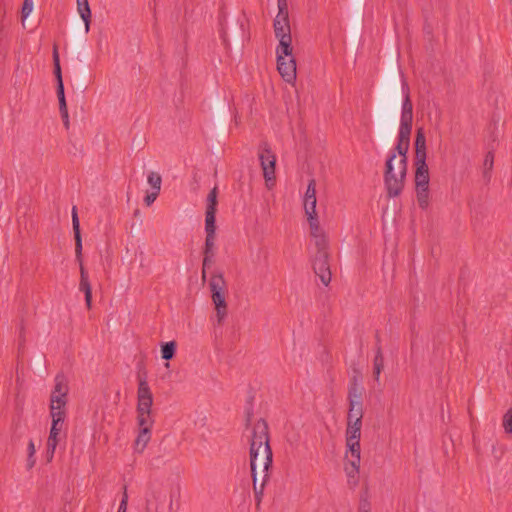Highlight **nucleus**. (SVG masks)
Here are the masks:
<instances>
[{"label": "nucleus", "mask_w": 512, "mask_h": 512, "mask_svg": "<svg viewBox=\"0 0 512 512\" xmlns=\"http://www.w3.org/2000/svg\"><path fill=\"white\" fill-rule=\"evenodd\" d=\"M402 96L404 98L397 144L390 151L395 153V157L397 154H408L413 126V104L409 86L403 79L399 66L391 61L384 72L374 109L376 139L384 149H388L393 142Z\"/></svg>", "instance_id": "obj_1"}, {"label": "nucleus", "mask_w": 512, "mask_h": 512, "mask_svg": "<svg viewBox=\"0 0 512 512\" xmlns=\"http://www.w3.org/2000/svg\"><path fill=\"white\" fill-rule=\"evenodd\" d=\"M250 470L255 474V468L263 466V471H270L273 465V452L270 446L268 423L260 418L252 429L250 440Z\"/></svg>", "instance_id": "obj_2"}, {"label": "nucleus", "mask_w": 512, "mask_h": 512, "mask_svg": "<svg viewBox=\"0 0 512 512\" xmlns=\"http://www.w3.org/2000/svg\"><path fill=\"white\" fill-rule=\"evenodd\" d=\"M218 188L215 186L210 190L207 196V206L205 212V231L206 239L203 249V263H202V279H206V270L210 268L214 262V246H215V232H216V212L218 205Z\"/></svg>", "instance_id": "obj_3"}, {"label": "nucleus", "mask_w": 512, "mask_h": 512, "mask_svg": "<svg viewBox=\"0 0 512 512\" xmlns=\"http://www.w3.org/2000/svg\"><path fill=\"white\" fill-rule=\"evenodd\" d=\"M54 389L50 395V415L52 418L50 431L59 434L66 417V404L69 392L68 379L60 372L55 376Z\"/></svg>", "instance_id": "obj_4"}, {"label": "nucleus", "mask_w": 512, "mask_h": 512, "mask_svg": "<svg viewBox=\"0 0 512 512\" xmlns=\"http://www.w3.org/2000/svg\"><path fill=\"white\" fill-rule=\"evenodd\" d=\"M247 23L248 20L245 14L235 19L233 18L230 25L227 24L225 15L219 18L220 36L225 48L228 49L233 45L235 49H239L245 41L249 40L250 34Z\"/></svg>", "instance_id": "obj_5"}, {"label": "nucleus", "mask_w": 512, "mask_h": 512, "mask_svg": "<svg viewBox=\"0 0 512 512\" xmlns=\"http://www.w3.org/2000/svg\"><path fill=\"white\" fill-rule=\"evenodd\" d=\"M72 227H73L74 240H75V257H76V261L79 263V268H80L79 290L84 293L86 306L88 309H90L91 305H92V287H91V283L89 281L88 272L83 264L82 236H81L80 222H79V217H78L76 206H73V208H72Z\"/></svg>", "instance_id": "obj_6"}, {"label": "nucleus", "mask_w": 512, "mask_h": 512, "mask_svg": "<svg viewBox=\"0 0 512 512\" xmlns=\"http://www.w3.org/2000/svg\"><path fill=\"white\" fill-rule=\"evenodd\" d=\"M414 149H415V188L418 187H429V168L426 163L427 158V146H426V136L424 129L422 127L417 128L415 140H414Z\"/></svg>", "instance_id": "obj_7"}, {"label": "nucleus", "mask_w": 512, "mask_h": 512, "mask_svg": "<svg viewBox=\"0 0 512 512\" xmlns=\"http://www.w3.org/2000/svg\"><path fill=\"white\" fill-rule=\"evenodd\" d=\"M77 2V11L83 20L84 25L82 26L79 21H77L72 30V52L74 54L80 53L82 49V45H85L86 35L90 31L92 16H91V8L88 0H76Z\"/></svg>", "instance_id": "obj_8"}, {"label": "nucleus", "mask_w": 512, "mask_h": 512, "mask_svg": "<svg viewBox=\"0 0 512 512\" xmlns=\"http://www.w3.org/2000/svg\"><path fill=\"white\" fill-rule=\"evenodd\" d=\"M209 288L212 302L215 305L217 323L221 325L227 316V284L222 272L216 271L211 275Z\"/></svg>", "instance_id": "obj_9"}, {"label": "nucleus", "mask_w": 512, "mask_h": 512, "mask_svg": "<svg viewBox=\"0 0 512 512\" xmlns=\"http://www.w3.org/2000/svg\"><path fill=\"white\" fill-rule=\"evenodd\" d=\"M315 246L316 253L312 257V267L321 282L325 286H328L331 281V270L329 265L328 241L326 237H317Z\"/></svg>", "instance_id": "obj_10"}, {"label": "nucleus", "mask_w": 512, "mask_h": 512, "mask_svg": "<svg viewBox=\"0 0 512 512\" xmlns=\"http://www.w3.org/2000/svg\"><path fill=\"white\" fill-rule=\"evenodd\" d=\"M53 73L56 79V94L59 102V111L61 114V118L63 120V124L66 129H69V115H68V108L65 98V91H64V83L62 78V69L60 65V58L58 53V48L56 45L53 47Z\"/></svg>", "instance_id": "obj_11"}, {"label": "nucleus", "mask_w": 512, "mask_h": 512, "mask_svg": "<svg viewBox=\"0 0 512 512\" xmlns=\"http://www.w3.org/2000/svg\"><path fill=\"white\" fill-rule=\"evenodd\" d=\"M395 159V153H389L384 166V185L388 198L399 196L404 189L402 179H400V176L397 177L394 173Z\"/></svg>", "instance_id": "obj_12"}, {"label": "nucleus", "mask_w": 512, "mask_h": 512, "mask_svg": "<svg viewBox=\"0 0 512 512\" xmlns=\"http://www.w3.org/2000/svg\"><path fill=\"white\" fill-rule=\"evenodd\" d=\"M292 51V46H289L288 52L284 53H282L280 47L276 48L277 69L287 83H293L296 80V60Z\"/></svg>", "instance_id": "obj_13"}, {"label": "nucleus", "mask_w": 512, "mask_h": 512, "mask_svg": "<svg viewBox=\"0 0 512 512\" xmlns=\"http://www.w3.org/2000/svg\"><path fill=\"white\" fill-rule=\"evenodd\" d=\"M259 161L261 164V168L263 170V177L266 182V186L271 188L275 185L276 177H275V166H276V157L271 151L269 145L264 142L260 145L259 151Z\"/></svg>", "instance_id": "obj_14"}, {"label": "nucleus", "mask_w": 512, "mask_h": 512, "mask_svg": "<svg viewBox=\"0 0 512 512\" xmlns=\"http://www.w3.org/2000/svg\"><path fill=\"white\" fill-rule=\"evenodd\" d=\"M79 65V77L77 80V89L84 93L88 87L94 82L95 76L90 72L89 65L87 64L88 60V49L82 45V49L80 53L75 54Z\"/></svg>", "instance_id": "obj_15"}, {"label": "nucleus", "mask_w": 512, "mask_h": 512, "mask_svg": "<svg viewBox=\"0 0 512 512\" xmlns=\"http://www.w3.org/2000/svg\"><path fill=\"white\" fill-rule=\"evenodd\" d=\"M273 27L275 36L279 39V45L277 47H280L282 53L288 52L289 46H292V36L289 21H280L279 19H274Z\"/></svg>", "instance_id": "obj_16"}, {"label": "nucleus", "mask_w": 512, "mask_h": 512, "mask_svg": "<svg viewBox=\"0 0 512 512\" xmlns=\"http://www.w3.org/2000/svg\"><path fill=\"white\" fill-rule=\"evenodd\" d=\"M361 427L362 421L347 420L346 429V447L347 451L361 450L360 438H361Z\"/></svg>", "instance_id": "obj_17"}, {"label": "nucleus", "mask_w": 512, "mask_h": 512, "mask_svg": "<svg viewBox=\"0 0 512 512\" xmlns=\"http://www.w3.org/2000/svg\"><path fill=\"white\" fill-rule=\"evenodd\" d=\"M346 453H348V451H346ZM349 453L351 454V458L347 459L345 462L344 471L348 478V484L351 487H355L359 482L358 474L360 468L361 450H356L354 453L353 451H349Z\"/></svg>", "instance_id": "obj_18"}, {"label": "nucleus", "mask_w": 512, "mask_h": 512, "mask_svg": "<svg viewBox=\"0 0 512 512\" xmlns=\"http://www.w3.org/2000/svg\"><path fill=\"white\" fill-rule=\"evenodd\" d=\"M153 399H138L137 403V422L142 424H153L152 418Z\"/></svg>", "instance_id": "obj_19"}, {"label": "nucleus", "mask_w": 512, "mask_h": 512, "mask_svg": "<svg viewBox=\"0 0 512 512\" xmlns=\"http://www.w3.org/2000/svg\"><path fill=\"white\" fill-rule=\"evenodd\" d=\"M139 425V432L138 435L134 441V449L138 453H142L144 449L146 448L148 442L151 439V428L153 424H142L138 423Z\"/></svg>", "instance_id": "obj_20"}, {"label": "nucleus", "mask_w": 512, "mask_h": 512, "mask_svg": "<svg viewBox=\"0 0 512 512\" xmlns=\"http://www.w3.org/2000/svg\"><path fill=\"white\" fill-rule=\"evenodd\" d=\"M364 18L358 16H353L350 29H349V38L351 42L352 49H358L361 43V29L363 26Z\"/></svg>", "instance_id": "obj_21"}, {"label": "nucleus", "mask_w": 512, "mask_h": 512, "mask_svg": "<svg viewBox=\"0 0 512 512\" xmlns=\"http://www.w3.org/2000/svg\"><path fill=\"white\" fill-rule=\"evenodd\" d=\"M316 203V181L315 179H310L304 197L305 212H308V210L311 209V212L314 213V209H316Z\"/></svg>", "instance_id": "obj_22"}, {"label": "nucleus", "mask_w": 512, "mask_h": 512, "mask_svg": "<svg viewBox=\"0 0 512 512\" xmlns=\"http://www.w3.org/2000/svg\"><path fill=\"white\" fill-rule=\"evenodd\" d=\"M229 104H225L222 101L215 100L214 101V112H215V118L218 125V130L220 133V136L222 137L225 133V117H226V110Z\"/></svg>", "instance_id": "obj_23"}, {"label": "nucleus", "mask_w": 512, "mask_h": 512, "mask_svg": "<svg viewBox=\"0 0 512 512\" xmlns=\"http://www.w3.org/2000/svg\"><path fill=\"white\" fill-rule=\"evenodd\" d=\"M263 472H264V476H263V479H262V482L260 485H258L257 468H255V474H253V472H251V477L253 480V490H254V495H255V500H256L257 506H259L262 501L264 488L269 479V471H263Z\"/></svg>", "instance_id": "obj_24"}, {"label": "nucleus", "mask_w": 512, "mask_h": 512, "mask_svg": "<svg viewBox=\"0 0 512 512\" xmlns=\"http://www.w3.org/2000/svg\"><path fill=\"white\" fill-rule=\"evenodd\" d=\"M364 388L359 383L358 377L355 375L351 378L349 389H348V401L349 402H363L362 396H363Z\"/></svg>", "instance_id": "obj_25"}, {"label": "nucleus", "mask_w": 512, "mask_h": 512, "mask_svg": "<svg viewBox=\"0 0 512 512\" xmlns=\"http://www.w3.org/2000/svg\"><path fill=\"white\" fill-rule=\"evenodd\" d=\"M138 380H139V385H138V391H137V398L144 399V400L153 399L152 392H151L148 382L146 380V372L145 371L143 373H138Z\"/></svg>", "instance_id": "obj_26"}, {"label": "nucleus", "mask_w": 512, "mask_h": 512, "mask_svg": "<svg viewBox=\"0 0 512 512\" xmlns=\"http://www.w3.org/2000/svg\"><path fill=\"white\" fill-rule=\"evenodd\" d=\"M384 369V357L382 347H376L375 357L373 360V378L378 381L382 370Z\"/></svg>", "instance_id": "obj_27"}, {"label": "nucleus", "mask_w": 512, "mask_h": 512, "mask_svg": "<svg viewBox=\"0 0 512 512\" xmlns=\"http://www.w3.org/2000/svg\"><path fill=\"white\" fill-rule=\"evenodd\" d=\"M177 343L175 340L163 342L161 344V357L162 359L169 361L172 360L176 355Z\"/></svg>", "instance_id": "obj_28"}, {"label": "nucleus", "mask_w": 512, "mask_h": 512, "mask_svg": "<svg viewBox=\"0 0 512 512\" xmlns=\"http://www.w3.org/2000/svg\"><path fill=\"white\" fill-rule=\"evenodd\" d=\"M307 215V219L309 222L311 235L315 238V241L317 240V237H325L323 234L319 235V220L318 215L316 212V209H314V213L311 212V209L308 210V212H305Z\"/></svg>", "instance_id": "obj_29"}, {"label": "nucleus", "mask_w": 512, "mask_h": 512, "mask_svg": "<svg viewBox=\"0 0 512 512\" xmlns=\"http://www.w3.org/2000/svg\"><path fill=\"white\" fill-rule=\"evenodd\" d=\"M363 402H349V411L347 420L362 421Z\"/></svg>", "instance_id": "obj_30"}, {"label": "nucleus", "mask_w": 512, "mask_h": 512, "mask_svg": "<svg viewBox=\"0 0 512 512\" xmlns=\"http://www.w3.org/2000/svg\"><path fill=\"white\" fill-rule=\"evenodd\" d=\"M418 205L421 209L425 210L429 206V187L415 188Z\"/></svg>", "instance_id": "obj_31"}, {"label": "nucleus", "mask_w": 512, "mask_h": 512, "mask_svg": "<svg viewBox=\"0 0 512 512\" xmlns=\"http://www.w3.org/2000/svg\"><path fill=\"white\" fill-rule=\"evenodd\" d=\"M493 165H494V153L492 151H488L487 154L485 155L484 162H483V166H484L483 177L487 182H489L491 179L490 172L493 169Z\"/></svg>", "instance_id": "obj_32"}, {"label": "nucleus", "mask_w": 512, "mask_h": 512, "mask_svg": "<svg viewBox=\"0 0 512 512\" xmlns=\"http://www.w3.org/2000/svg\"><path fill=\"white\" fill-rule=\"evenodd\" d=\"M278 14L275 19L280 21H289L288 3L287 0H277Z\"/></svg>", "instance_id": "obj_33"}, {"label": "nucleus", "mask_w": 512, "mask_h": 512, "mask_svg": "<svg viewBox=\"0 0 512 512\" xmlns=\"http://www.w3.org/2000/svg\"><path fill=\"white\" fill-rule=\"evenodd\" d=\"M27 451H28V457H27V465L26 466H27V469L30 470L34 467L35 462H36V459L34 456L36 449H35V444L32 439H30L28 442Z\"/></svg>", "instance_id": "obj_34"}, {"label": "nucleus", "mask_w": 512, "mask_h": 512, "mask_svg": "<svg viewBox=\"0 0 512 512\" xmlns=\"http://www.w3.org/2000/svg\"><path fill=\"white\" fill-rule=\"evenodd\" d=\"M148 183L151 185L153 191L160 192L161 189V183L162 178L161 176L156 172H150L148 174Z\"/></svg>", "instance_id": "obj_35"}, {"label": "nucleus", "mask_w": 512, "mask_h": 512, "mask_svg": "<svg viewBox=\"0 0 512 512\" xmlns=\"http://www.w3.org/2000/svg\"><path fill=\"white\" fill-rule=\"evenodd\" d=\"M253 396L248 397L247 404L245 407V426L248 428L251 424V420L253 417Z\"/></svg>", "instance_id": "obj_36"}, {"label": "nucleus", "mask_w": 512, "mask_h": 512, "mask_svg": "<svg viewBox=\"0 0 512 512\" xmlns=\"http://www.w3.org/2000/svg\"><path fill=\"white\" fill-rule=\"evenodd\" d=\"M400 156V160H399V165H400V172H399V176H400V179H402V183L405 184V179H406V175H407V167H408V155H399Z\"/></svg>", "instance_id": "obj_37"}, {"label": "nucleus", "mask_w": 512, "mask_h": 512, "mask_svg": "<svg viewBox=\"0 0 512 512\" xmlns=\"http://www.w3.org/2000/svg\"><path fill=\"white\" fill-rule=\"evenodd\" d=\"M34 366L35 368L37 369V371L40 373V374H43L45 372V369H46V356L45 354H38L35 358H34Z\"/></svg>", "instance_id": "obj_38"}, {"label": "nucleus", "mask_w": 512, "mask_h": 512, "mask_svg": "<svg viewBox=\"0 0 512 512\" xmlns=\"http://www.w3.org/2000/svg\"><path fill=\"white\" fill-rule=\"evenodd\" d=\"M32 10H33V0H24L23 4H22V8H21V18H22L23 24Z\"/></svg>", "instance_id": "obj_39"}, {"label": "nucleus", "mask_w": 512, "mask_h": 512, "mask_svg": "<svg viewBox=\"0 0 512 512\" xmlns=\"http://www.w3.org/2000/svg\"><path fill=\"white\" fill-rule=\"evenodd\" d=\"M503 427L506 433L512 434V408L503 417Z\"/></svg>", "instance_id": "obj_40"}, {"label": "nucleus", "mask_w": 512, "mask_h": 512, "mask_svg": "<svg viewBox=\"0 0 512 512\" xmlns=\"http://www.w3.org/2000/svg\"><path fill=\"white\" fill-rule=\"evenodd\" d=\"M128 504V494H127V486H123V496L118 508V512H126Z\"/></svg>", "instance_id": "obj_41"}, {"label": "nucleus", "mask_w": 512, "mask_h": 512, "mask_svg": "<svg viewBox=\"0 0 512 512\" xmlns=\"http://www.w3.org/2000/svg\"><path fill=\"white\" fill-rule=\"evenodd\" d=\"M363 1L364 0H353L354 16L363 17Z\"/></svg>", "instance_id": "obj_42"}, {"label": "nucleus", "mask_w": 512, "mask_h": 512, "mask_svg": "<svg viewBox=\"0 0 512 512\" xmlns=\"http://www.w3.org/2000/svg\"><path fill=\"white\" fill-rule=\"evenodd\" d=\"M25 341L26 340H25V335H24V326H23V323H21L20 333H19V347H18L19 353H22L24 351Z\"/></svg>", "instance_id": "obj_43"}, {"label": "nucleus", "mask_w": 512, "mask_h": 512, "mask_svg": "<svg viewBox=\"0 0 512 512\" xmlns=\"http://www.w3.org/2000/svg\"><path fill=\"white\" fill-rule=\"evenodd\" d=\"M160 192L153 191L151 193L146 194L144 197V202L147 206H150L157 198Z\"/></svg>", "instance_id": "obj_44"}, {"label": "nucleus", "mask_w": 512, "mask_h": 512, "mask_svg": "<svg viewBox=\"0 0 512 512\" xmlns=\"http://www.w3.org/2000/svg\"><path fill=\"white\" fill-rule=\"evenodd\" d=\"M358 512H370V503L368 500L364 499L360 501Z\"/></svg>", "instance_id": "obj_45"}, {"label": "nucleus", "mask_w": 512, "mask_h": 512, "mask_svg": "<svg viewBox=\"0 0 512 512\" xmlns=\"http://www.w3.org/2000/svg\"><path fill=\"white\" fill-rule=\"evenodd\" d=\"M151 496H152L153 500H155V502L157 504L162 502L163 494H162L161 490L152 491L151 492Z\"/></svg>", "instance_id": "obj_46"}, {"label": "nucleus", "mask_w": 512, "mask_h": 512, "mask_svg": "<svg viewBox=\"0 0 512 512\" xmlns=\"http://www.w3.org/2000/svg\"><path fill=\"white\" fill-rule=\"evenodd\" d=\"M58 435L59 434L55 433L54 431L53 432L50 431L47 441L58 445V442H59Z\"/></svg>", "instance_id": "obj_47"}, {"label": "nucleus", "mask_w": 512, "mask_h": 512, "mask_svg": "<svg viewBox=\"0 0 512 512\" xmlns=\"http://www.w3.org/2000/svg\"><path fill=\"white\" fill-rule=\"evenodd\" d=\"M141 224H142V220H139L137 223H132L131 224V232L133 234H136L139 231Z\"/></svg>", "instance_id": "obj_48"}, {"label": "nucleus", "mask_w": 512, "mask_h": 512, "mask_svg": "<svg viewBox=\"0 0 512 512\" xmlns=\"http://www.w3.org/2000/svg\"><path fill=\"white\" fill-rule=\"evenodd\" d=\"M54 453L55 451H51V450H48L46 449V459H47V462H51L53 457H54Z\"/></svg>", "instance_id": "obj_49"}, {"label": "nucleus", "mask_w": 512, "mask_h": 512, "mask_svg": "<svg viewBox=\"0 0 512 512\" xmlns=\"http://www.w3.org/2000/svg\"><path fill=\"white\" fill-rule=\"evenodd\" d=\"M56 447H57V445H56V444H54V443H51V442L47 441L46 449L51 450V451H52V450H53V451H55V450H56Z\"/></svg>", "instance_id": "obj_50"}, {"label": "nucleus", "mask_w": 512, "mask_h": 512, "mask_svg": "<svg viewBox=\"0 0 512 512\" xmlns=\"http://www.w3.org/2000/svg\"><path fill=\"white\" fill-rule=\"evenodd\" d=\"M375 340H376V347L378 345L381 346V339H380V335H379V332L377 331L376 334H375Z\"/></svg>", "instance_id": "obj_51"}, {"label": "nucleus", "mask_w": 512, "mask_h": 512, "mask_svg": "<svg viewBox=\"0 0 512 512\" xmlns=\"http://www.w3.org/2000/svg\"><path fill=\"white\" fill-rule=\"evenodd\" d=\"M140 215H141L140 210H139V209H135V211H134V216H135V217H140Z\"/></svg>", "instance_id": "obj_52"}, {"label": "nucleus", "mask_w": 512, "mask_h": 512, "mask_svg": "<svg viewBox=\"0 0 512 512\" xmlns=\"http://www.w3.org/2000/svg\"><path fill=\"white\" fill-rule=\"evenodd\" d=\"M19 438H20V435H17L15 432L14 435L12 436V441L15 442Z\"/></svg>", "instance_id": "obj_53"}, {"label": "nucleus", "mask_w": 512, "mask_h": 512, "mask_svg": "<svg viewBox=\"0 0 512 512\" xmlns=\"http://www.w3.org/2000/svg\"><path fill=\"white\" fill-rule=\"evenodd\" d=\"M146 502H147V508H149V506L152 505L151 499L147 498Z\"/></svg>", "instance_id": "obj_54"}, {"label": "nucleus", "mask_w": 512, "mask_h": 512, "mask_svg": "<svg viewBox=\"0 0 512 512\" xmlns=\"http://www.w3.org/2000/svg\"><path fill=\"white\" fill-rule=\"evenodd\" d=\"M414 346H415V343H414V342H412V343H411V350H412V351H413V349H414Z\"/></svg>", "instance_id": "obj_55"}, {"label": "nucleus", "mask_w": 512, "mask_h": 512, "mask_svg": "<svg viewBox=\"0 0 512 512\" xmlns=\"http://www.w3.org/2000/svg\"><path fill=\"white\" fill-rule=\"evenodd\" d=\"M173 502L172 499L170 500V509L172 508Z\"/></svg>", "instance_id": "obj_56"}]
</instances>
